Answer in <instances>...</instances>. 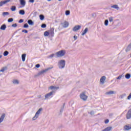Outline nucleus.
<instances>
[{
    "label": "nucleus",
    "mask_w": 131,
    "mask_h": 131,
    "mask_svg": "<svg viewBox=\"0 0 131 131\" xmlns=\"http://www.w3.org/2000/svg\"><path fill=\"white\" fill-rule=\"evenodd\" d=\"M50 90H59V86H50L49 87Z\"/></svg>",
    "instance_id": "obj_13"
},
{
    "label": "nucleus",
    "mask_w": 131,
    "mask_h": 131,
    "mask_svg": "<svg viewBox=\"0 0 131 131\" xmlns=\"http://www.w3.org/2000/svg\"><path fill=\"white\" fill-rule=\"evenodd\" d=\"M113 17H108V20L110 22H113Z\"/></svg>",
    "instance_id": "obj_33"
},
{
    "label": "nucleus",
    "mask_w": 131,
    "mask_h": 131,
    "mask_svg": "<svg viewBox=\"0 0 131 131\" xmlns=\"http://www.w3.org/2000/svg\"><path fill=\"white\" fill-rule=\"evenodd\" d=\"M124 129H125V130H129V129H131V125H125V126H124Z\"/></svg>",
    "instance_id": "obj_15"
},
{
    "label": "nucleus",
    "mask_w": 131,
    "mask_h": 131,
    "mask_svg": "<svg viewBox=\"0 0 131 131\" xmlns=\"http://www.w3.org/2000/svg\"><path fill=\"white\" fill-rule=\"evenodd\" d=\"M6 28H7V26H6V25H3L1 27L0 29L1 30H6Z\"/></svg>",
    "instance_id": "obj_20"
},
{
    "label": "nucleus",
    "mask_w": 131,
    "mask_h": 131,
    "mask_svg": "<svg viewBox=\"0 0 131 131\" xmlns=\"http://www.w3.org/2000/svg\"><path fill=\"white\" fill-rule=\"evenodd\" d=\"M65 65H66V61L64 59H61L58 62V66L59 69L65 68Z\"/></svg>",
    "instance_id": "obj_1"
},
{
    "label": "nucleus",
    "mask_w": 131,
    "mask_h": 131,
    "mask_svg": "<svg viewBox=\"0 0 131 131\" xmlns=\"http://www.w3.org/2000/svg\"><path fill=\"white\" fill-rule=\"evenodd\" d=\"M109 23V20H108V19H106L105 21H104V25L105 26H108V24Z\"/></svg>",
    "instance_id": "obj_29"
},
{
    "label": "nucleus",
    "mask_w": 131,
    "mask_h": 131,
    "mask_svg": "<svg viewBox=\"0 0 131 131\" xmlns=\"http://www.w3.org/2000/svg\"><path fill=\"white\" fill-rule=\"evenodd\" d=\"M5 117H6V114H3L0 117V124H1L3 121H4Z\"/></svg>",
    "instance_id": "obj_12"
},
{
    "label": "nucleus",
    "mask_w": 131,
    "mask_h": 131,
    "mask_svg": "<svg viewBox=\"0 0 131 131\" xmlns=\"http://www.w3.org/2000/svg\"><path fill=\"white\" fill-rule=\"evenodd\" d=\"M125 77L126 79H129L130 78V74L129 73H127L125 75Z\"/></svg>",
    "instance_id": "obj_23"
},
{
    "label": "nucleus",
    "mask_w": 131,
    "mask_h": 131,
    "mask_svg": "<svg viewBox=\"0 0 131 131\" xmlns=\"http://www.w3.org/2000/svg\"><path fill=\"white\" fill-rule=\"evenodd\" d=\"M111 129H112V127H107L102 130V131H111Z\"/></svg>",
    "instance_id": "obj_19"
},
{
    "label": "nucleus",
    "mask_w": 131,
    "mask_h": 131,
    "mask_svg": "<svg viewBox=\"0 0 131 131\" xmlns=\"http://www.w3.org/2000/svg\"><path fill=\"white\" fill-rule=\"evenodd\" d=\"M42 112V108H40L35 114V116L32 118V120L34 121V120H36L38 117H39V115L41 114Z\"/></svg>",
    "instance_id": "obj_2"
},
{
    "label": "nucleus",
    "mask_w": 131,
    "mask_h": 131,
    "mask_svg": "<svg viewBox=\"0 0 131 131\" xmlns=\"http://www.w3.org/2000/svg\"><path fill=\"white\" fill-rule=\"evenodd\" d=\"M106 95H114V94H116V92L115 91H108L106 92Z\"/></svg>",
    "instance_id": "obj_14"
},
{
    "label": "nucleus",
    "mask_w": 131,
    "mask_h": 131,
    "mask_svg": "<svg viewBox=\"0 0 131 131\" xmlns=\"http://www.w3.org/2000/svg\"><path fill=\"white\" fill-rule=\"evenodd\" d=\"M6 69L7 68H3L0 70V72H4Z\"/></svg>",
    "instance_id": "obj_35"
},
{
    "label": "nucleus",
    "mask_w": 131,
    "mask_h": 131,
    "mask_svg": "<svg viewBox=\"0 0 131 131\" xmlns=\"http://www.w3.org/2000/svg\"><path fill=\"white\" fill-rule=\"evenodd\" d=\"M39 17H40V19L41 20H43V19H45V16L42 15H40Z\"/></svg>",
    "instance_id": "obj_34"
},
{
    "label": "nucleus",
    "mask_w": 131,
    "mask_h": 131,
    "mask_svg": "<svg viewBox=\"0 0 131 131\" xmlns=\"http://www.w3.org/2000/svg\"><path fill=\"white\" fill-rule=\"evenodd\" d=\"M26 57V54H24L21 55L22 61L24 62L25 61V58Z\"/></svg>",
    "instance_id": "obj_25"
},
{
    "label": "nucleus",
    "mask_w": 131,
    "mask_h": 131,
    "mask_svg": "<svg viewBox=\"0 0 131 131\" xmlns=\"http://www.w3.org/2000/svg\"><path fill=\"white\" fill-rule=\"evenodd\" d=\"M69 25V23L67 21H64L63 23V27H64V28H66V27H68Z\"/></svg>",
    "instance_id": "obj_17"
},
{
    "label": "nucleus",
    "mask_w": 131,
    "mask_h": 131,
    "mask_svg": "<svg viewBox=\"0 0 131 131\" xmlns=\"http://www.w3.org/2000/svg\"><path fill=\"white\" fill-rule=\"evenodd\" d=\"M74 38L75 39V40H76V39H77V36H74Z\"/></svg>",
    "instance_id": "obj_49"
},
{
    "label": "nucleus",
    "mask_w": 131,
    "mask_h": 131,
    "mask_svg": "<svg viewBox=\"0 0 131 131\" xmlns=\"http://www.w3.org/2000/svg\"><path fill=\"white\" fill-rule=\"evenodd\" d=\"M22 32H24L25 33H28V31L26 30H23Z\"/></svg>",
    "instance_id": "obj_45"
},
{
    "label": "nucleus",
    "mask_w": 131,
    "mask_h": 131,
    "mask_svg": "<svg viewBox=\"0 0 131 131\" xmlns=\"http://www.w3.org/2000/svg\"><path fill=\"white\" fill-rule=\"evenodd\" d=\"M54 28H51V29L49 31V36H51V37H53V36H54Z\"/></svg>",
    "instance_id": "obj_9"
},
{
    "label": "nucleus",
    "mask_w": 131,
    "mask_h": 131,
    "mask_svg": "<svg viewBox=\"0 0 131 131\" xmlns=\"http://www.w3.org/2000/svg\"><path fill=\"white\" fill-rule=\"evenodd\" d=\"M104 123H105V124H107V123H109V119H107L104 121Z\"/></svg>",
    "instance_id": "obj_41"
},
{
    "label": "nucleus",
    "mask_w": 131,
    "mask_h": 131,
    "mask_svg": "<svg viewBox=\"0 0 131 131\" xmlns=\"http://www.w3.org/2000/svg\"><path fill=\"white\" fill-rule=\"evenodd\" d=\"M105 80H106V76H103L102 77H101L100 80V84H104V83H105Z\"/></svg>",
    "instance_id": "obj_7"
},
{
    "label": "nucleus",
    "mask_w": 131,
    "mask_h": 131,
    "mask_svg": "<svg viewBox=\"0 0 131 131\" xmlns=\"http://www.w3.org/2000/svg\"><path fill=\"white\" fill-rule=\"evenodd\" d=\"M3 16H7L8 15H9V12H3Z\"/></svg>",
    "instance_id": "obj_36"
},
{
    "label": "nucleus",
    "mask_w": 131,
    "mask_h": 131,
    "mask_svg": "<svg viewBox=\"0 0 131 131\" xmlns=\"http://www.w3.org/2000/svg\"><path fill=\"white\" fill-rule=\"evenodd\" d=\"M54 56H55V54H51V55H50V56H49V58H53V57H54Z\"/></svg>",
    "instance_id": "obj_47"
},
{
    "label": "nucleus",
    "mask_w": 131,
    "mask_h": 131,
    "mask_svg": "<svg viewBox=\"0 0 131 131\" xmlns=\"http://www.w3.org/2000/svg\"><path fill=\"white\" fill-rule=\"evenodd\" d=\"M6 1H1L0 2V7H3V5H6Z\"/></svg>",
    "instance_id": "obj_27"
},
{
    "label": "nucleus",
    "mask_w": 131,
    "mask_h": 131,
    "mask_svg": "<svg viewBox=\"0 0 131 131\" xmlns=\"http://www.w3.org/2000/svg\"><path fill=\"white\" fill-rule=\"evenodd\" d=\"M126 119H130L131 118V108L128 111L126 115Z\"/></svg>",
    "instance_id": "obj_10"
},
{
    "label": "nucleus",
    "mask_w": 131,
    "mask_h": 131,
    "mask_svg": "<svg viewBox=\"0 0 131 131\" xmlns=\"http://www.w3.org/2000/svg\"><path fill=\"white\" fill-rule=\"evenodd\" d=\"M23 22H24V20L22 19H20L18 21L19 23H23Z\"/></svg>",
    "instance_id": "obj_44"
},
{
    "label": "nucleus",
    "mask_w": 131,
    "mask_h": 131,
    "mask_svg": "<svg viewBox=\"0 0 131 131\" xmlns=\"http://www.w3.org/2000/svg\"><path fill=\"white\" fill-rule=\"evenodd\" d=\"M80 28H81V26L76 25L73 28V31H74V32L78 31V30H79Z\"/></svg>",
    "instance_id": "obj_8"
},
{
    "label": "nucleus",
    "mask_w": 131,
    "mask_h": 131,
    "mask_svg": "<svg viewBox=\"0 0 131 131\" xmlns=\"http://www.w3.org/2000/svg\"><path fill=\"white\" fill-rule=\"evenodd\" d=\"M30 3H34V0H29Z\"/></svg>",
    "instance_id": "obj_50"
},
{
    "label": "nucleus",
    "mask_w": 131,
    "mask_h": 131,
    "mask_svg": "<svg viewBox=\"0 0 131 131\" xmlns=\"http://www.w3.org/2000/svg\"><path fill=\"white\" fill-rule=\"evenodd\" d=\"M49 35H50L49 32L46 31L45 32H44L45 36H49Z\"/></svg>",
    "instance_id": "obj_31"
},
{
    "label": "nucleus",
    "mask_w": 131,
    "mask_h": 131,
    "mask_svg": "<svg viewBox=\"0 0 131 131\" xmlns=\"http://www.w3.org/2000/svg\"><path fill=\"white\" fill-rule=\"evenodd\" d=\"M41 27L42 28H46L47 27V25L43 24L41 25Z\"/></svg>",
    "instance_id": "obj_37"
},
{
    "label": "nucleus",
    "mask_w": 131,
    "mask_h": 131,
    "mask_svg": "<svg viewBox=\"0 0 131 131\" xmlns=\"http://www.w3.org/2000/svg\"><path fill=\"white\" fill-rule=\"evenodd\" d=\"M60 112L62 113L63 112V110H60Z\"/></svg>",
    "instance_id": "obj_52"
},
{
    "label": "nucleus",
    "mask_w": 131,
    "mask_h": 131,
    "mask_svg": "<svg viewBox=\"0 0 131 131\" xmlns=\"http://www.w3.org/2000/svg\"><path fill=\"white\" fill-rule=\"evenodd\" d=\"M54 93H55L54 91H51V92L45 95V100H48V99H50L52 96L54 95Z\"/></svg>",
    "instance_id": "obj_6"
},
{
    "label": "nucleus",
    "mask_w": 131,
    "mask_h": 131,
    "mask_svg": "<svg viewBox=\"0 0 131 131\" xmlns=\"http://www.w3.org/2000/svg\"><path fill=\"white\" fill-rule=\"evenodd\" d=\"M48 2H51L52 0H47Z\"/></svg>",
    "instance_id": "obj_53"
},
{
    "label": "nucleus",
    "mask_w": 131,
    "mask_h": 131,
    "mask_svg": "<svg viewBox=\"0 0 131 131\" xmlns=\"http://www.w3.org/2000/svg\"><path fill=\"white\" fill-rule=\"evenodd\" d=\"M9 55V52L8 51H5L4 53V56H7Z\"/></svg>",
    "instance_id": "obj_38"
},
{
    "label": "nucleus",
    "mask_w": 131,
    "mask_h": 131,
    "mask_svg": "<svg viewBox=\"0 0 131 131\" xmlns=\"http://www.w3.org/2000/svg\"><path fill=\"white\" fill-rule=\"evenodd\" d=\"M88 31H89V29L88 28H86L83 31V32L81 33V35H84V34H85L86 32H88Z\"/></svg>",
    "instance_id": "obj_18"
},
{
    "label": "nucleus",
    "mask_w": 131,
    "mask_h": 131,
    "mask_svg": "<svg viewBox=\"0 0 131 131\" xmlns=\"http://www.w3.org/2000/svg\"><path fill=\"white\" fill-rule=\"evenodd\" d=\"M80 98L83 101H86L88 100V95H85V92H82L80 95Z\"/></svg>",
    "instance_id": "obj_5"
},
{
    "label": "nucleus",
    "mask_w": 131,
    "mask_h": 131,
    "mask_svg": "<svg viewBox=\"0 0 131 131\" xmlns=\"http://www.w3.org/2000/svg\"><path fill=\"white\" fill-rule=\"evenodd\" d=\"M3 57L2 55H0V59H2V57Z\"/></svg>",
    "instance_id": "obj_51"
},
{
    "label": "nucleus",
    "mask_w": 131,
    "mask_h": 131,
    "mask_svg": "<svg viewBox=\"0 0 131 131\" xmlns=\"http://www.w3.org/2000/svg\"><path fill=\"white\" fill-rule=\"evenodd\" d=\"M35 67L36 68H39V67H40V65L39 64H37L36 66H35Z\"/></svg>",
    "instance_id": "obj_46"
},
{
    "label": "nucleus",
    "mask_w": 131,
    "mask_h": 131,
    "mask_svg": "<svg viewBox=\"0 0 131 131\" xmlns=\"http://www.w3.org/2000/svg\"><path fill=\"white\" fill-rule=\"evenodd\" d=\"M11 10L12 12H15V11H16V6H12L11 8Z\"/></svg>",
    "instance_id": "obj_26"
},
{
    "label": "nucleus",
    "mask_w": 131,
    "mask_h": 131,
    "mask_svg": "<svg viewBox=\"0 0 131 131\" xmlns=\"http://www.w3.org/2000/svg\"><path fill=\"white\" fill-rule=\"evenodd\" d=\"M125 96H126V94H123L120 95L119 96V98H120V99H123V98H124V97H125Z\"/></svg>",
    "instance_id": "obj_30"
},
{
    "label": "nucleus",
    "mask_w": 131,
    "mask_h": 131,
    "mask_svg": "<svg viewBox=\"0 0 131 131\" xmlns=\"http://www.w3.org/2000/svg\"><path fill=\"white\" fill-rule=\"evenodd\" d=\"M20 5L23 6V7H24L26 4L25 0H20Z\"/></svg>",
    "instance_id": "obj_16"
},
{
    "label": "nucleus",
    "mask_w": 131,
    "mask_h": 131,
    "mask_svg": "<svg viewBox=\"0 0 131 131\" xmlns=\"http://www.w3.org/2000/svg\"><path fill=\"white\" fill-rule=\"evenodd\" d=\"M56 55L58 58H60L61 57H64L65 55H66V50H62L57 52H56Z\"/></svg>",
    "instance_id": "obj_3"
},
{
    "label": "nucleus",
    "mask_w": 131,
    "mask_h": 131,
    "mask_svg": "<svg viewBox=\"0 0 131 131\" xmlns=\"http://www.w3.org/2000/svg\"><path fill=\"white\" fill-rule=\"evenodd\" d=\"M12 82L13 84H19V81L17 79H14Z\"/></svg>",
    "instance_id": "obj_21"
},
{
    "label": "nucleus",
    "mask_w": 131,
    "mask_h": 131,
    "mask_svg": "<svg viewBox=\"0 0 131 131\" xmlns=\"http://www.w3.org/2000/svg\"><path fill=\"white\" fill-rule=\"evenodd\" d=\"M17 24H14L12 25V27H17Z\"/></svg>",
    "instance_id": "obj_43"
},
{
    "label": "nucleus",
    "mask_w": 131,
    "mask_h": 131,
    "mask_svg": "<svg viewBox=\"0 0 131 131\" xmlns=\"http://www.w3.org/2000/svg\"><path fill=\"white\" fill-rule=\"evenodd\" d=\"M13 20L14 19L12 18H9L8 20V22H9V23L13 22Z\"/></svg>",
    "instance_id": "obj_39"
},
{
    "label": "nucleus",
    "mask_w": 131,
    "mask_h": 131,
    "mask_svg": "<svg viewBox=\"0 0 131 131\" xmlns=\"http://www.w3.org/2000/svg\"><path fill=\"white\" fill-rule=\"evenodd\" d=\"M88 113L89 114H90V115H91L92 116H95V115H98L95 110L91 111L90 112H89Z\"/></svg>",
    "instance_id": "obj_11"
},
{
    "label": "nucleus",
    "mask_w": 131,
    "mask_h": 131,
    "mask_svg": "<svg viewBox=\"0 0 131 131\" xmlns=\"http://www.w3.org/2000/svg\"><path fill=\"white\" fill-rule=\"evenodd\" d=\"M111 8H113V9H116V10H119V7L117 5H114L113 6H112Z\"/></svg>",
    "instance_id": "obj_22"
},
{
    "label": "nucleus",
    "mask_w": 131,
    "mask_h": 131,
    "mask_svg": "<svg viewBox=\"0 0 131 131\" xmlns=\"http://www.w3.org/2000/svg\"><path fill=\"white\" fill-rule=\"evenodd\" d=\"M11 1L12 0H5V3L6 4L8 3H10V2H11Z\"/></svg>",
    "instance_id": "obj_48"
},
{
    "label": "nucleus",
    "mask_w": 131,
    "mask_h": 131,
    "mask_svg": "<svg viewBox=\"0 0 131 131\" xmlns=\"http://www.w3.org/2000/svg\"><path fill=\"white\" fill-rule=\"evenodd\" d=\"M29 27V26H28V24H25L24 25V28H28Z\"/></svg>",
    "instance_id": "obj_40"
},
{
    "label": "nucleus",
    "mask_w": 131,
    "mask_h": 131,
    "mask_svg": "<svg viewBox=\"0 0 131 131\" xmlns=\"http://www.w3.org/2000/svg\"><path fill=\"white\" fill-rule=\"evenodd\" d=\"M59 1V2H61V1H62V0H58Z\"/></svg>",
    "instance_id": "obj_54"
},
{
    "label": "nucleus",
    "mask_w": 131,
    "mask_h": 131,
    "mask_svg": "<svg viewBox=\"0 0 131 131\" xmlns=\"http://www.w3.org/2000/svg\"><path fill=\"white\" fill-rule=\"evenodd\" d=\"M28 24H29V25H33V21H32L31 20V19H29V20H28Z\"/></svg>",
    "instance_id": "obj_28"
},
{
    "label": "nucleus",
    "mask_w": 131,
    "mask_h": 131,
    "mask_svg": "<svg viewBox=\"0 0 131 131\" xmlns=\"http://www.w3.org/2000/svg\"><path fill=\"white\" fill-rule=\"evenodd\" d=\"M54 68V67H49L47 69H46L45 70H43L42 71H40L38 74L37 75L38 76L40 75H42V74H44V73H46L47 71H49V70H51V69H53Z\"/></svg>",
    "instance_id": "obj_4"
},
{
    "label": "nucleus",
    "mask_w": 131,
    "mask_h": 131,
    "mask_svg": "<svg viewBox=\"0 0 131 131\" xmlns=\"http://www.w3.org/2000/svg\"><path fill=\"white\" fill-rule=\"evenodd\" d=\"M111 116H112V114H111Z\"/></svg>",
    "instance_id": "obj_55"
},
{
    "label": "nucleus",
    "mask_w": 131,
    "mask_h": 131,
    "mask_svg": "<svg viewBox=\"0 0 131 131\" xmlns=\"http://www.w3.org/2000/svg\"><path fill=\"white\" fill-rule=\"evenodd\" d=\"M66 16H68V15H70V11L67 10L66 11Z\"/></svg>",
    "instance_id": "obj_32"
},
{
    "label": "nucleus",
    "mask_w": 131,
    "mask_h": 131,
    "mask_svg": "<svg viewBox=\"0 0 131 131\" xmlns=\"http://www.w3.org/2000/svg\"><path fill=\"white\" fill-rule=\"evenodd\" d=\"M122 78V75H120L118 77H117V79H121V78Z\"/></svg>",
    "instance_id": "obj_42"
},
{
    "label": "nucleus",
    "mask_w": 131,
    "mask_h": 131,
    "mask_svg": "<svg viewBox=\"0 0 131 131\" xmlns=\"http://www.w3.org/2000/svg\"><path fill=\"white\" fill-rule=\"evenodd\" d=\"M19 14L20 15H25V11L24 10H20L19 11Z\"/></svg>",
    "instance_id": "obj_24"
}]
</instances>
